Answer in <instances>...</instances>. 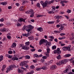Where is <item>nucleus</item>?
Here are the masks:
<instances>
[{
    "instance_id": "obj_17",
    "label": "nucleus",
    "mask_w": 74,
    "mask_h": 74,
    "mask_svg": "<svg viewBox=\"0 0 74 74\" xmlns=\"http://www.w3.org/2000/svg\"><path fill=\"white\" fill-rule=\"evenodd\" d=\"M37 30H38V31H40V32H42L43 31V29L41 27H39L37 28Z\"/></svg>"
},
{
    "instance_id": "obj_61",
    "label": "nucleus",
    "mask_w": 74,
    "mask_h": 74,
    "mask_svg": "<svg viewBox=\"0 0 74 74\" xmlns=\"http://www.w3.org/2000/svg\"><path fill=\"white\" fill-rule=\"evenodd\" d=\"M38 52H41L42 51V50L40 49L38 50Z\"/></svg>"
},
{
    "instance_id": "obj_38",
    "label": "nucleus",
    "mask_w": 74,
    "mask_h": 74,
    "mask_svg": "<svg viewBox=\"0 0 74 74\" xmlns=\"http://www.w3.org/2000/svg\"><path fill=\"white\" fill-rule=\"evenodd\" d=\"M71 34L72 35V39L73 40H74V34L73 33H71Z\"/></svg>"
},
{
    "instance_id": "obj_45",
    "label": "nucleus",
    "mask_w": 74,
    "mask_h": 74,
    "mask_svg": "<svg viewBox=\"0 0 74 74\" xmlns=\"http://www.w3.org/2000/svg\"><path fill=\"white\" fill-rule=\"evenodd\" d=\"M54 53H57V55H58V54H59L58 53V51H57V50H54Z\"/></svg>"
},
{
    "instance_id": "obj_32",
    "label": "nucleus",
    "mask_w": 74,
    "mask_h": 74,
    "mask_svg": "<svg viewBox=\"0 0 74 74\" xmlns=\"http://www.w3.org/2000/svg\"><path fill=\"white\" fill-rule=\"evenodd\" d=\"M25 59H29L30 58V57L28 55L26 56L25 57Z\"/></svg>"
},
{
    "instance_id": "obj_6",
    "label": "nucleus",
    "mask_w": 74,
    "mask_h": 74,
    "mask_svg": "<svg viewBox=\"0 0 74 74\" xmlns=\"http://www.w3.org/2000/svg\"><path fill=\"white\" fill-rule=\"evenodd\" d=\"M25 29H26L27 32H30L31 31L30 29L29 28L27 29V28L26 27V25H24L22 28V30H23L24 31Z\"/></svg>"
},
{
    "instance_id": "obj_52",
    "label": "nucleus",
    "mask_w": 74,
    "mask_h": 74,
    "mask_svg": "<svg viewBox=\"0 0 74 74\" xmlns=\"http://www.w3.org/2000/svg\"><path fill=\"white\" fill-rule=\"evenodd\" d=\"M49 37L51 38V39H53V40H54V37H53V36H51Z\"/></svg>"
},
{
    "instance_id": "obj_44",
    "label": "nucleus",
    "mask_w": 74,
    "mask_h": 74,
    "mask_svg": "<svg viewBox=\"0 0 74 74\" xmlns=\"http://www.w3.org/2000/svg\"><path fill=\"white\" fill-rule=\"evenodd\" d=\"M25 49H26V50H29V47L28 46H26Z\"/></svg>"
},
{
    "instance_id": "obj_35",
    "label": "nucleus",
    "mask_w": 74,
    "mask_h": 74,
    "mask_svg": "<svg viewBox=\"0 0 74 74\" xmlns=\"http://www.w3.org/2000/svg\"><path fill=\"white\" fill-rule=\"evenodd\" d=\"M34 58H35V57L36 58H38V55L37 54H34Z\"/></svg>"
},
{
    "instance_id": "obj_50",
    "label": "nucleus",
    "mask_w": 74,
    "mask_h": 74,
    "mask_svg": "<svg viewBox=\"0 0 74 74\" xmlns=\"http://www.w3.org/2000/svg\"><path fill=\"white\" fill-rule=\"evenodd\" d=\"M60 35L61 36H64V35H66V34L64 33H62L60 34Z\"/></svg>"
},
{
    "instance_id": "obj_12",
    "label": "nucleus",
    "mask_w": 74,
    "mask_h": 74,
    "mask_svg": "<svg viewBox=\"0 0 74 74\" xmlns=\"http://www.w3.org/2000/svg\"><path fill=\"white\" fill-rule=\"evenodd\" d=\"M67 62V60L65 59L61 60L62 64H66V63Z\"/></svg>"
},
{
    "instance_id": "obj_42",
    "label": "nucleus",
    "mask_w": 74,
    "mask_h": 74,
    "mask_svg": "<svg viewBox=\"0 0 74 74\" xmlns=\"http://www.w3.org/2000/svg\"><path fill=\"white\" fill-rule=\"evenodd\" d=\"M31 69H34L35 68V67L33 65H32L30 66Z\"/></svg>"
},
{
    "instance_id": "obj_41",
    "label": "nucleus",
    "mask_w": 74,
    "mask_h": 74,
    "mask_svg": "<svg viewBox=\"0 0 74 74\" xmlns=\"http://www.w3.org/2000/svg\"><path fill=\"white\" fill-rule=\"evenodd\" d=\"M36 6H37L38 7L40 8V4L39 3H37L36 4Z\"/></svg>"
},
{
    "instance_id": "obj_49",
    "label": "nucleus",
    "mask_w": 74,
    "mask_h": 74,
    "mask_svg": "<svg viewBox=\"0 0 74 74\" xmlns=\"http://www.w3.org/2000/svg\"><path fill=\"white\" fill-rule=\"evenodd\" d=\"M60 21L59 19H57V20H56V22L58 23H59Z\"/></svg>"
},
{
    "instance_id": "obj_48",
    "label": "nucleus",
    "mask_w": 74,
    "mask_h": 74,
    "mask_svg": "<svg viewBox=\"0 0 74 74\" xmlns=\"http://www.w3.org/2000/svg\"><path fill=\"white\" fill-rule=\"evenodd\" d=\"M66 12H67V13H70L71 12V10H68Z\"/></svg>"
},
{
    "instance_id": "obj_16",
    "label": "nucleus",
    "mask_w": 74,
    "mask_h": 74,
    "mask_svg": "<svg viewBox=\"0 0 74 74\" xmlns=\"http://www.w3.org/2000/svg\"><path fill=\"white\" fill-rule=\"evenodd\" d=\"M66 70H67V71L69 72V71H71V66H68L67 69H66Z\"/></svg>"
},
{
    "instance_id": "obj_31",
    "label": "nucleus",
    "mask_w": 74,
    "mask_h": 74,
    "mask_svg": "<svg viewBox=\"0 0 74 74\" xmlns=\"http://www.w3.org/2000/svg\"><path fill=\"white\" fill-rule=\"evenodd\" d=\"M19 11H23V6L21 7L19 9Z\"/></svg>"
},
{
    "instance_id": "obj_60",
    "label": "nucleus",
    "mask_w": 74,
    "mask_h": 74,
    "mask_svg": "<svg viewBox=\"0 0 74 74\" xmlns=\"http://www.w3.org/2000/svg\"><path fill=\"white\" fill-rule=\"evenodd\" d=\"M16 5L17 7H19V3H16Z\"/></svg>"
},
{
    "instance_id": "obj_30",
    "label": "nucleus",
    "mask_w": 74,
    "mask_h": 74,
    "mask_svg": "<svg viewBox=\"0 0 74 74\" xmlns=\"http://www.w3.org/2000/svg\"><path fill=\"white\" fill-rule=\"evenodd\" d=\"M57 58L58 59H61V55H59L57 56Z\"/></svg>"
},
{
    "instance_id": "obj_19",
    "label": "nucleus",
    "mask_w": 74,
    "mask_h": 74,
    "mask_svg": "<svg viewBox=\"0 0 74 74\" xmlns=\"http://www.w3.org/2000/svg\"><path fill=\"white\" fill-rule=\"evenodd\" d=\"M16 44L15 43H13L12 45V48H15V47H16Z\"/></svg>"
},
{
    "instance_id": "obj_10",
    "label": "nucleus",
    "mask_w": 74,
    "mask_h": 74,
    "mask_svg": "<svg viewBox=\"0 0 74 74\" xmlns=\"http://www.w3.org/2000/svg\"><path fill=\"white\" fill-rule=\"evenodd\" d=\"M45 40L44 39H41L39 41V45H42V44H44L45 42Z\"/></svg>"
},
{
    "instance_id": "obj_18",
    "label": "nucleus",
    "mask_w": 74,
    "mask_h": 74,
    "mask_svg": "<svg viewBox=\"0 0 74 74\" xmlns=\"http://www.w3.org/2000/svg\"><path fill=\"white\" fill-rule=\"evenodd\" d=\"M26 27H27V29H32V26L30 25H27V26H26Z\"/></svg>"
},
{
    "instance_id": "obj_1",
    "label": "nucleus",
    "mask_w": 74,
    "mask_h": 74,
    "mask_svg": "<svg viewBox=\"0 0 74 74\" xmlns=\"http://www.w3.org/2000/svg\"><path fill=\"white\" fill-rule=\"evenodd\" d=\"M40 3L41 5H42L43 8H45V7H46L47 6L48 4H51V2L46 1L43 3V2H41Z\"/></svg>"
},
{
    "instance_id": "obj_39",
    "label": "nucleus",
    "mask_w": 74,
    "mask_h": 74,
    "mask_svg": "<svg viewBox=\"0 0 74 74\" xmlns=\"http://www.w3.org/2000/svg\"><path fill=\"white\" fill-rule=\"evenodd\" d=\"M23 36H24V37H27L28 36V34H23Z\"/></svg>"
},
{
    "instance_id": "obj_13",
    "label": "nucleus",
    "mask_w": 74,
    "mask_h": 74,
    "mask_svg": "<svg viewBox=\"0 0 74 74\" xmlns=\"http://www.w3.org/2000/svg\"><path fill=\"white\" fill-rule=\"evenodd\" d=\"M57 52H58V54H59V55H60V54H61V51L60 50V48H58L57 49Z\"/></svg>"
},
{
    "instance_id": "obj_34",
    "label": "nucleus",
    "mask_w": 74,
    "mask_h": 74,
    "mask_svg": "<svg viewBox=\"0 0 74 74\" xmlns=\"http://www.w3.org/2000/svg\"><path fill=\"white\" fill-rule=\"evenodd\" d=\"M55 22V21H50L48 22L49 24H53Z\"/></svg>"
},
{
    "instance_id": "obj_33",
    "label": "nucleus",
    "mask_w": 74,
    "mask_h": 74,
    "mask_svg": "<svg viewBox=\"0 0 74 74\" xmlns=\"http://www.w3.org/2000/svg\"><path fill=\"white\" fill-rule=\"evenodd\" d=\"M6 2H1V4L2 5H7Z\"/></svg>"
},
{
    "instance_id": "obj_56",
    "label": "nucleus",
    "mask_w": 74,
    "mask_h": 74,
    "mask_svg": "<svg viewBox=\"0 0 74 74\" xmlns=\"http://www.w3.org/2000/svg\"><path fill=\"white\" fill-rule=\"evenodd\" d=\"M65 16L67 19H69V18L68 16H66V15H65Z\"/></svg>"
},
{
    "instance_id": "obj_53",
    "label": "nucleus",
    "mask_w": 74,
    "mask_h": 74,
    "mask_svg": "<svg viewBox=\"0 0 74 74\" xmlns=\"http://www.w3.org/2000/svg\"><path fill=\"white\" fill-rule=\"evenodd\" d=\"M8 52L9 54H12V51H9Z\"/></svg>"
},
{
    "instance_id": "obj_59",
    "label": "nucleus",
    "mask_w": 74,
    "mask_h": 74,
    "mask_svg": "<svg viewBox=\"0 0 74 74\" xmlns=\"http://www.w3.org/2000/svg\"><path fill=\"white\" fill-rule=\"evenodd\" d=\"M31 51H32V52H34L36 51V49H32L31 50Z\"/></svg>"
},
{
    "instance_id": "obj_55",
    "label": "nucleus",
    "mask_w": 74,
    "mask_h": 74,
    "mask_svg": "<svg viewBox=\"0 0 74 74\" xmlns=\"http://www.w3.org/2000/svg\"><path fill=\"white\" fill-rule=\"evenodd\" d=\"M53 62V60H51V61H50L49 62V64H51V63H52Z\"/></svg>"
},
{
    "instance_id": "obj_29",
    "label": "nucleus",
    "mask_w": 74,
    "mask_h": 74,
    "mask_svg": "<svg viewBox=\"0 0 74 74\" xmlns=\"http://www.w3.org/2000/svg\"><path fill=\"white\" fill-rule=\"evenodd\" d=\"M52 49H55L56 48V46L54 45L52 47Z\"/></svg>"
},
{
    "instance_id": "obj_15",
    "label": "nucleus",
    "mask_w": 74,
    "mask_h": 74,
    "mask_svg": "<svg viewBox=\"0 0 74 74\" xmlns=\"http://www.w3.org/2000/svg\"><path fill=\"white\" fill-rule=\"evenodd\" d=\"M47 50V52L46 53H49V52H50V49H49V47L48 46H47V48L46 49Z\"/></svg>"
},
{
    "instance_id": "obj_58",
    "label": "nucleus",
    "mask_w": 74,
    "mask_h": 74,
    "mask_svg": "<svg viewBox=\"0 0 74 74\" xmlns=\"http://www.w3.org/2000/svg\"><path fill=\"white\" fill-rule=\"evenodd\" d=\"M67 72L68 73L69 72L67 71V70H66V69L64 71V73H67Z\"/></svg>"
},
{
    "instance_id": "obj_22",
    "label": "nucleus",
    "mask_w": 74,
    "mask_h": 74,
    "mask_svg": "<svg viewBox=\"0 0 74 74\" xmlns=\"http://www.w3.org/2000/svg\"><path fill=\"white\" fill-rule=\"evenodd\" d=\"M18 73H21V74H23V72H22V70H21L18 69Z\"/></svg>"
},
{
    "instance_id": "obj_40",
    "label": "nucleus",
    "mask_w": 74,
    "mask_h": 74,
    "mask_svg": "<svg viewBox=\"0 0 74 74\" xmlns=\"http://www.w3.org/2000/svg\"><path fill=\"white\" fill-rule=\"evenodd\" d=\"M25 44L26 45H29V44H30V42L29 41L26 42Z\"/></svg>"
},
{
    "instance_id": "obj_5",
    "label": "nucleus",
    "mask_w": 74,
    "mask_h": 74,
    "mask_svg": "<svg viewBox=\"0 0 74 74\" xmlns=\"http://www.w3.org/2000/svg\"><path fill=\"white\" fill-rule=\"evenodd\" d=\"M25 22V19H23L22 18H20L19 20H18L17 24V27L21 26V24L19 23L20 22Z\"/></svg>"
},
{
    "instance_id": "obj_11",
    "label": "nucleus",
    "mask_w": 74,
    "mask_h": 74,
    "mask_svg": "<svg viewBox=\"0 0 74 74\" xmlns=\"http://www.w3.org/2000/svg\"><path fill=\"white\" fill-rule=\"evenodd\" d=\"M57 67L56 65H52L51 67V70H55L56 69Z\"/></svg>"
},
{
    "instance_id": "obj_24",
    "label": "nucleus",
    "mask_w": 74,
    "mask_h": 74,
    "mask_svg": "<svg viewBox=\"0 0 74 74\" xmlns=\"http://www.w3.org/2000/svg\"><path fill=\"white\" fill-rule=\"evenodd\" d=\"M7 29H6L5 28H4L2 30V32H7Z\"/></svg>"
},
{
    "instance_id": "obj_9",
    "label": "nucleus",
    "mask_w": 74,
    "mask_h": 74,
    "mask_svg": "<svg viewBox=\"0 0 74 74\" xmlns=\"http://www.w3.org/2000/svg\"><path fill=\"white\" fill-rule=\"evenodd\" d=\"M45 43H46V46H47V45H49H49L51 44V42H48V41H47V40H45Z\"/></svg>"
},
{
    "instance_id": "obj_28",
    "label": "nucleus",
    "mask_w": 74,
    "mask_h": 74,
    "mask_svg": "<svg viewBox=\"0 0 74 74\" xmlns=\"http://www.w3.org/2000/svg\"><path fill=\"white\" fill-rule=\"evenodd\" d=\"M6 56H7V57H8V58H10H10H12V56L9 55V54H6Z\"/></svg>"
},
{
    "instance_id": "obj_54",
    "label": "nucleus",
    "mask_w": 74,
    "mask_h": 74,
    "mask_svg": "<svg viewBox=\"0 0 74 74\" xmlns=\"http://www.w3.org/2000/svg\"><path fill=\"white\" fill-rule=\"evenodd\" d=\"M44 16L43 15H39L37 16V17H42Z\"/></svg>"
},
{
    "instance_id": "obj_51",
    "label": "nucleus",
    "mask_w": 74,
    "mask_h": 74,
    "mask_svg": "<svg viewBox=\"0 0 74 74\" xmlns=\"http://www.w3.org/2000/svg\"><path fill=\"white\" fill-rule=\"evenodd\" d=\"M26 1H23V2L22 3V5H24V4H25V3H26Z\"/></svg>"
},
{
    "instance_id": "obj_23",
    "label": "nucleus",
    "mask_w": 74,
    "mask_h": 74,
    "mask_svg": "<svg viewBox=\"0 0 74 74\" xmlns=\"http://www.w3.org/2000/svg\"><path fill=\"white\" fill-rule=\"evenodd\" d=\"M34 73V71H31L29 72H28L26 74H33Z\"/></svg>"
},
{
    "instance_id": "obj_47",
    "label": "nucleus",
    "mask_w": 74,
    "mask_h": 74,
    "mask_svg": "<svg viewBox=\"0 0 74 74\" xmlns=\"http://www.w3.org/2000/svg\"><path fill=\"white\" fill-rule=\"evenodd\" d=\"M42 58L44 59H47V57L46 56H44L42 57Z\"/></svg>"
},
{
    "instance_id": "obj_64",
    "label": "nucleus",
    "mask_w": 74,
    "mask_h": 74,
    "mask_svg": "<svg viewBox=\"0 0 74 74\" xmlns=\"http://www.w3.org/2000/svg\"><path fill=\"white\" fill-rule=\"evenodd\" d=\"M54 40L55 41V42H58V39H57V38H56Z\"/></svg>"
},
{
    "instance_id": "obj_26",
    "label": "nucleus",
    "mask_w": 74,
    "mask_h": 74,
    "mask_svg": "<svg viewBox=\"0 0 74 74\" xmlns=\"http://www.w3.org/2000/svg\"><path fill=\"white\" fill-rule=\"evenodd\" d=\"M3 59V56H0V62L2 61Z\"/></svg>"
},
{
    "instance_id": "obj_3",
    "label": "nucleus",
    "mask_w": 74,
    "mask_h": 74,
    "mask_svg": "<svg viewBox=\"0 0 74 74\" xmlns=\"http://www.w3.org/2000/svg\"><path fill=\"white\" fill-rule=\"evenodd\" d=\"M20 66H24L27 69H28L29 68V66L26 64V61H24L21 62L20 63Z\"/></svg>"
},
{
    "instance_id": "obj_4",
    "label": "nucleus",
    "mask_w": 74,
    "mask_h": 74,
    "mask_svg": "<svg viewBox=\"0 0 74 74\" xmlns=\"http://www.w3.org/2000/svg\"><path fill=\"white\" fill-rule=\"evenodd\" d=\"M71 47V45H70L69 46L66 47H64L62 48V49L63 51H67V50H68V51H70L71 52V49L70 48Z\"/></svg>"
},
{
    "instance_id": "obj_46",
    "label": "nucleus",
    "mask_w": 74,
    "mask_h": 74,
    "mask_svg": "<svg viewBox=\"0 0 74 74\" xmlns=\"http://www.w3.org/2000/svg\"><path fill=\"white\" fill-rule=\"evenodd\" d=\"M26 46L25 45L24 46H23V47H22V48L23 49L25 50V49H26Z\"/></svg>"
},
{
    "instance_id": "obj_63",
    "label": "nucleus",
    "mask_w": 74,
    "mask_h": 74,
    "mask_svg": "<svg viewBox=\"0 0 74 74\" xmlns=\"http://www.w3.org/2000/svg\"><path fill=\"white\" fill-rule=\"evenodd\" d=\"M64 45H65V44H61V46L62 47H63V46H64Z\"/></svg>"
},
{
    "instance_id": "obj_43",
    "label": "nucleus",
    "mask_w": 74,
    "mask_h": 74,
    "mask_svg": "<svg viewBox=\"0 0 74 74\" xmlns=\"http://www.w3.org/2000/svg\"><path fill=\"white\" fill-rule=\"evenodd\" d=\"M25 13L26 14H30L31 13V11L29 12V11H25Z\"/></svg>"
},
{
    "instance_id": "obj_14",
    "label": "nucleus",
    "mask_w": 74,
    "mask_h": 74,
    "mask_svg": "<svg viewBox=\"0 0 74 74\" xmlns=\"http://www.w3.org/2000/svg\"><path fill=\"white\" fill-rule=\"evenodd\" d=\"M12 60H18V58L16 57V56H14V57L12 58Z\"/></svg>"
},
{
    "instance_id": "obj_62",
    "label": "nucleus",
    "mask_w": 74,
    "mask_h": 74,
    "mask_svg": "<svg viewBox=\"0 0 74 74\" xmlns=\"http://www.w3.org/2000/svg\"><path fill=\"white\" fill-rule=\"evenodd\" d=\"M59 31H54V33H59Z\"/></svg>"
},
{
    "instance_id": "obj_7",
    "label": "nucleus",
    "mask_w": 74,
    "mask_h": 74,
    "mask_svg": "<svg viewBox=\"0 0 74 74\" xmlns=\"http://www.w3.org/2000/svg\"><path fill=\"white\" fill-rule=\"evenodd\" d=\"M41 69H43V70H47V68L46 66H42L40 68H36V70L37 71H40V70H41Z\"/></svg>"
},
{
    "instance_id": "obj_27",
    "label": "nucleus",
    "mask_w": 74,
    "mask_h": 74,
    "mask_svg": "<svg viewBox=\"0 0 74 74\" xmlns=\"http://www.w3.org/2000/svg\"><path fill=\"white\" fill-rule=\"evenodd\" d=\"M70 56H71V55L69 54H68L65 55V57H66V58H68V57H70Z\"/></svg>"
},
{
    "instance_id": "obj_37",
    "label": "nucleus",
    "mask_w": 74,
    "mask_h": 74,
    "mask_svg": "<svg viewBox=\"0 0 74 74\" xmlns=\"http://www.w3.org/2000/svg\"><path fill=\"white\" fill-rule=\"evenodd\" d=\"M45 53L47 58H48V57L49 56V53Z\"/></svg>"
},
{
    "instance_id": "obj_36",
    "label": "nucleus",
    "mask_w": 74,
    "mask_h": 74,
    "mask_svg": "<svg viewBox=\"0 0 74 74\" xmlns=\"http://www.w3.org/2000/svg\"><path fill=\"white\" fill-rule=\"evenodd\" d=\"M55 16L57 20L59 19L60 18V16Z\"/></svg>"
},
{
    "instance_id": "obj_20",
    "label": "nucleus",
    "mask_w": 74,
    "mask_h": 74,
    "mask_svg": "<svg viewBox=\"0 0 74 74\" xmlns=\"http://www.w3.org/2000/svg\"><path fill=\"white\" fill-rule=\"evenodd\" d=\"M28 38L29 39V40H34V37L32 36L28 37Z\"/></svg>"
},
{
    "instance_id": "obj_25",
    "label": "nucleus",
    "mask_w": 74,
    "mask_h": 74,
    "mask_svg": "<svg viewBox=\"0 0 74 74\" xmlns=\"http://www.w3.org/2000/svg\"><path fill=\"white\" fill-rule=\"evenodd\" d=\"M5 65H3L2 67V69L1 70L2 71H3L5 69Z\"/></svg>"
},
{
    "instance_id": "obj_8",
    "label": "nucleus",
    "mask_w": 74,
    "mask_h": 74,
    "mask_svg": "<svg viewBox=\"0 0 74 74\" xmlns=\"http://www.w3.org/2000/svg\"><path fill=\"white\" fill-rule=\"evenodd\" d=\"M29 12L31 11V13H30L31 14L30 15V17H33L34 16V12H33V10L30 9V10H29Z\"/></svg>"
},
{
    "instance_id": "obj_2",
    "label": "nucleus",
    "mask_w": 74,
    "mask_h": 74,
    "mask_svg": "<svg viewBox=\"0 0 74 74\" xmlns=\"http://www.w3.org/2000/svg\"><path fill=\"white\" fill-rule=\"evenodd\" d=\"M16 66L14 64H12L10 66L8 69H7V71H6V73H8V71H10L11 70H13V68H16Z\"/></svg>"
},
{
    "instance_id": "obj_57",
    "label": "nucleus",
    "mask_w": 74,
    "mask_h": 74,
    "mask_svg": "<svg viewBox=\"0 0 74 74\" xmlns=\"http://www.w3.org/2000/svg\"><path fill=\"white\" fill-rule=\"evenodd\" d=\"M0 21L1 22H4V19L2 18L0 19Z\"/></svg>"
},
{
    "instance_id": "obj_21",
    "label": "nucleus",
    "mask_w": 74,
    "mask_h": 74,
    "mask_svg": "<svg viewBox=\"0 0 74 74\" xmlns=\"http://www.w3.org/2000/svg\"><path fill=\"white\" fill-rule=\"evenodd\" d=\"M64 30V28L63 26H61V27L59 29V30L61 31V30Z\"/></svg>"
}]
</instances>
